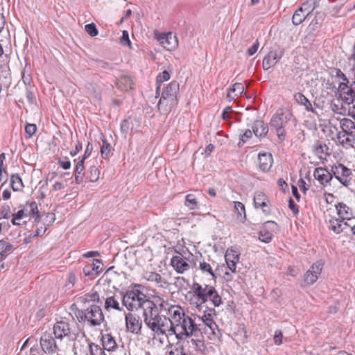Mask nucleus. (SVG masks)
Wrapping results in <instances>:
<instances>
[{"mask_svg": "<svg viewBox=\"0 0 355 355\" xmlns=\"http://www.w3.org/2000/svg\"><path fill=\"white\" fill-rule=\"evenodd\" d=\"M173 306L168 300L157 295L152 296V301L147 302L144 309V322L152 331L153 339H158L163 344L162 338L168 340L171 338L172 321L168 312L164 310V306Z\"/></svg>", "mask_w": 355, "mask_h": 355, "instance_id": "obj_1", "label": "nucleus"}, {"mask_svg": "<svg viewBox=\"0 0 355 355\" xmlns=\"http://www.w3.org/2000/svg\"><path fill=\"white\" fill-rule=\"evenodd\" d=\"M164 310L167 311L172 321L171 338L174 336L180 342L195 336L197 331H200V324L187 315L184 309L180 305L164 306Z\"/></svg>", "mask_w": 355, "mask_h": 355, "instance_id": "obj_2", "label": "nucleus"}, {"mask_svg": "<svg viewBox=\"0 0 355 355\" xmlns=\"http://www.w3.org/2000/svg\"><path fill=\"white\" fill-rule=\"evenodd\" d=\"M143 286L134 284L123 297V304L129 311H135L141 308L144 304L147 306L146 295L142 292Z\"/></svg>", "mask_w": 355, "mask_h": 355, "instance_id": "obj_3", "label": "nucleus"}, {"mask_svg": "<svg viewBox=\"0 0 355 355\" xmlns=\"http://www.w3.org/2000/svg\"><path fill=\"white\" fill-rule=\"evenodd\" d=\"M40 217L37 204L35 201L27 202L21 209L14 214L11 223L14 225H21L26 223V220H36Z\"/></svg>", "mask_w": 355, "mask_h": 355, "instance_id": "obj_4", "label": "nucleus"}, {"mask_svg": "<svg viewBox=\"0 0 355 355\" xmlns=\"http://www.w3.org/2000/svg\"><path fill=\"white\" fill-rule=\"evenodd\" d=\"M293 116L291 112L287 110L280 108L277 110L271 118L270 125L272 128L275 129L278 138L281 141H283L285 139L286 135L285 127Z\"/></svg>", "mask_w": 355, "mask_h": 355, "instance_id": "obj_5", "label": "nucleus"}, {"mask_svg": "<svg viewBox=\"0 0 355 355\" xmlns=\"http://www.w3.org/2000/svg\"><path fill=\"white\" fill-rule=\"evenodd\" d=\"M210 284H201L198 282H193L191 290L185 295L187 302L192 307L199 309L200 307V300L205 294L207 289L209 290Z\"/></svg>", "mask_w": 355, "mask_h": 355, "instance_id": "obj_6", "label": "nucleus"}, {"mask_svg": "<svg viewBox=\"0 0 355 355\" xmlns=\"http://www.w3.org/2000/svg\"><path fill=\"white\" fill-rule=\"evenodd\" d=\"M239 256L240 253L236 248H230L226 250L225 259L227 268L230 271V272H225V278L227 281H231L232 279V274L236 273V265L240 259Z\"/></svg>", "mask_w": 355, "mask_h": 355, "instance_id": "obj_7", "label": "nucleus"}, {"mask_svg": "<svg viewBox=\"0 0 355 355\" xmlns=\"http://www.w3.org/2000/svg\"><path fill=\"white\" fill-rule=\"evenodd\" d=\"M338 94L342 103L348 107L355 103V81L349 85L341 83L338 88Z\"/></svg>", "mask_w": 355, "mask_h": 355, "instance_id": "obj_8", "label": "nucleus"}, {"mask_svg": "<svg viewBox=\"0 0 355 355\" xmlns=\"http://www.w3.org/2000/svg\"><path fill=\"white\" fill-rule=\"evenodd\" d=\"M331 172L335 178L345 187L350 184L352 173L351 169L343 164H338L331 166Z\"/></svg>", "mask_w": 355, "mask_h": 355, "instance_id": "obj_9", "label": "nucleus"}, {"mask_svg": "<svg viewBox=\"0 0 355 355\" xmlns=\"http://www.w3.org/2000/svg\"><path fill=\"white\" fill-rule=\"evenodd\" d=\"M85 319L92 326L101 324L104 320L101 307L95 304L91 305L85 311Z\"/></svg>", "mask_w": 355, "mask_h": 355, "instance_id": "obj_10", "label": "nucleus"}, {"mask_svg": "<svg viewBox=\"0 0 355 355\" xmlns=\"http://www.w3.org/2000/svg\"><path fill=\"white\" fill-rule=\"evenodd\" d=\"M324 267V263L321 260L314 262L304 276V282L306 286H311L315 283L320 275Z\"/></svg>", "mask_w": 355, "mask_h": 355, "instance_id": "obj_11", "label": "nucleus"}, {"mask_svg": "<svg viewBox=\"0 0 355 355\" xmlns=\"http://www.w3.org/2000/svg\"><path fill=\"white\" fill-rule=\"evenodd\" d=\"M116 87L121 92H128L134 89L135 79L129 72L122 73L114 81Z\"/></svg>", "mask_w": 355, "mask_h": 355, "instance_id": "obj_12", "label": "nucleus"}, {"mask_svg": "<svg viewBox=\"0 0 355 355\" xmlns=\"http://www.w3.org/2000/svg\"><path fill=\"white\" fill-rule=\"evenodd\" d=\"M279 231V225L275 221H267L263 223L259 234V239L264 243L271 241L273 236Z\"/></svg>", "mask_w": 355, "mask_h": 355, "instance_id": "obj_13", "label": "nucleus"}, {"mask_svg": "<svg viewBox=\"0 0 355 355\" xmlns=\"http://www.w3.org/2000/svg\"><path fill=\"white\" fill-rule=\"evenodd\" d=\"M284 55V49L282 48L279 47L278 49L270 51L263 60V68L265 70H268L274 67L281 60Z\"/></svg>", "mask_w": 355, "mask_h": 355, "instance_id": "obj_14", "label": "nucleus"}, {"mask_svg": "<svg viewBox=\"0 0 355 355\" xmlns=\"http://www.w3.org/2000/svg\"><path fill=\"white\" fill-rule=\"evenodd\" d=\"M125 320L126 328L130 332L135 334L141 333L142 320L139 315L130 312L125 315Z\"/></svg>", "mask_w": 355, "mask_h": 355, "instance_id": "obj_15", "label": "nucleus"}, {"mask_svg": "<svg viewBox=\"0 0 355 355\" xmlns=\"http://www.w3.org/2000/svg\"><path fill=\"white\" fill-rule=\"evenodd\" d=\"M40 346L45 354H52L57 352L58 346L51 332H44L40 337Z\"/></svg>", "mask_w": 355, "mask_h": 355, "instance_id": "obj_16", "label": "nucleus"}, {"mask_svg": "<svg viewBox=\"0 0 355 355\" xmlns=\"http://www.w3.org/2000/svg\"><path fill=\"white\" fill-rule=\"evenodd\" d=\"M327 220L328 228L336 234L343 232L349 227L345 220L329 214L327 216Z\"/></svg>", "mask_w": 355, "mask_h": 355, "instance_id": "obj_17", "label": "nucleus"}, {"mask_svg": "<svg viewBox=\"0 0 355 355\" xmlns=\"http://www.w3.org/2000/svg\"><path fill=\"white\" fill-rule=\"evenodd\" d=\"M205 291V294L200 300V306L208 301H210L216 307L223 304L222 297L214 286L209 285V290L207 289Z\"/></svg>", "mask_w": 355, "mask_h": 355, "instance_id": "obj_18", "label": "nucleus"}, {"mask_svg": "<svg viewBox=\"0 0 355 355\" xmlns=\"http://www.w3.org/2000/svg\"><path fill=\"white\" fill-rule=\"evenodd\" d=\"M253 201L256 209H261L262 212L266 216L270 214V203L268 196L263 192L257 191L254 193Z\"/></svg>", "mask_w": 355, "mask_h": 355, "instance_id": "obj_19", "label": "nucleus"}, {"mask_svg": "<svg viewBox=\"0 0 355 355\" xmlns=\"http://www.w3.org/2000/svg\"><path fill=\"white\" fill-rule=\"evenodd\" d=\"M156 39L168 51H173L178 46V41L172 33H163L156 35Z\"/></svg>", "mask_w": 355, "mask_h": 355, "instance_id": "obj_20", "label": "nucleus"}, {"mask_svg": "<svg viewBox=\"0 0 355 355\" xmlns=\"http://www.w3.org/2000/svg\"><path fill=\"white\" fill-rule=\"evenodd\" d=\"M170 265L178 274H184L191 269V266L188 263L187 259L182 255L173 256L171 259Z\"/></svg>", "mask_w": 355, "mask_h": 355, "instance_id": "obj_21", "label": "nucleus"}, {"mask_svg": "<svg viewBox=\"0 0 355 355\" xmlns=\"http://www.w3.org/2000/svg\"><path fill=\"white\" fill-rule=\"evenodd\" d=\"M313 177L324 187L329 186L333 179L331 173L324 167L315 168L313 171Z\"/></svg>", "mask_w": 355, "mask_h": 355, "instance_id": "obj_22", "label": "nucleus"}, {"mask_svg": "<svg viewBox=\"0 0 355 355\" xmlns=\"http://www.w3.org/2000/svg\"><path fill=\"white\" fill-rule=\"evenodd\" d=\"M353 135H354V132L338 131L334 141L337 145L342 146L343 148L350 149L354 148V141L349 137Z\"/></svg>", "mask_w": 355, "mask_h": 355, "instance_id": "obj_23", "label": "nucleus"}, {"mask_svg": "<svg viewBox=\"0 0 355 355\" xmlns=\"http://www.w3.org/2000/svg\"><path fill=\"white\" fill-rule=\"evenodd\" d=\"M178 104L177 98H172L162 94L158 102V110L163 114H167L171 112L172 108Z\"/></svg>", "mask_w": 355, "mask_h": 355, "instance_id": "obj_24", "label": "nucleus"}, {"mask_svg": "<svg viewBox=\"0 0 355 355\" xmlns=\"http://www.w3.org/2000/svg\"><path fill=\"white\" fill-rule=\"evenodd\" d=\"M338 217L344 220H349L353 217V210L346 203L343 202H338L335 205Z\"/></svg>", "mask_w": 355, "mask_h": 355, "instance_id": "obj_25", "label": "nucleus"}, {"mask_svg": "<svg viewBox=\"0 0 355 355\" xmlns=\"http://www.w3.org/2000/svg\"><path fill=\"white\" fill-rule=\"evenodd\" d=\"M102 266L103 263L99 259H93L83 268V273L85 276L98 275L102 271Z\"/></svg>", "mask_w": 355, "mask_h": 355, "instance_id": "obj_26", "label": "nucleus"}, {"mask_svg": "<svg viewBox=\"0 0 355 355\" xmlns=\"http://www.w3.org/2000/svg\"><path fill=\"white\" fill-rule=\"evenodd\" d=\"M53 333L57 338H62L70 334V328L68 322L61 320L57 322L53 326Z\"/></svg>", "mask_w": 355, "mask_h": 355, "instance_id": "obj_27", "label": "nucleus"}, {"mask_svg": "<svg viewBox=\"0 0 355 355\" xmlns=\"http://www.w3.org/2000/svg\"><path fill=\"white\" fill-rule=\"evenodd\" d=\"M259 168L263 172L268 171L273 164V158L270 153H259L258 156Z\"/></svg>", "mask_w": 355, "mask_h": 355, "instance_id": "obj_28", "label": "nucleus"}, {"mask_svg": "<svg viewBox=\"0 0 355 355\" xmlns=\"http://www.w3.org/2000/svg\"><path fill=\"white\" fill-rule=\"evenodd\" d=\"M74 161L76 162L74 170L75 182L78 184H80L83 182V176L85 175V157H78Z\"/></svg>", "mask_w": 355, "mask_h": 355, "instance_id": "obj_29", "label": "nucleus"}, {"mask_svg": "<svg viewBox=\"0 0 355 355\" xmlns=\"http://www.w3.org/2000/svg\"><path fill=\"white\" fill-rule=\"evenodd\" d=\"M105 300V308L107 310H110L111 309L120 310V304L119 300L120 297L115 293H107L105 297H103Z\"/></svg>", "mask_w": 355, "mask_h": 355, "instance_id": "obj_30", "label": "nucleus"}, {"mask_svg": "<svg viewBox=\"0 0 355 355\" xmlns=\"http://www.w3.org/2000/svg\"><path fill=\"white\" fill-rule=\"evenodd\" d=\"M101 343L104 349L108 352H115L118 348L116 342L111 334H102Z\"/></svg>", "mask_w": 355, "mask_h": 355, "instance_id": "obj_31", "label": "nucleus"}, {"mask_svg": "<svg viewBox=\"0 0 355 355\" xmlns=\"http://www.w3.org/2000/svg\"><path fill=\"white\" fill-rule=\"evenodd\" d=\"M295 102L304 107V110L308 112L315 113V110L310 101L301 92H296L293 95Z\"/></svg>", "mask_w": 355, "mask_h": 355, "instance_id": "obj_32", "label": "nucleus"}, {"mask_svg": "<svg viewBox=\"0 0 355 355\" xmlns=\"http://www.w3.org/2000/svg\"><path fill=\"white\" fill-rule=\"evenodd\" d=\"M253 133L257 137H265L268 132V125L263 121H255L252 126Z\"/></svg>", "mask_w": 355, "mask_h": 355, "instance_id": "obj_33", "label": "nucleus"}, {"mask_svg": "<svg viewBox=\"0 0 355 355\" xmlns=\"http://www.w3.org/2000/svg\"><path fill=\"white\" fill-rule=\"evenodd\" d=\"M244 85L242 83H234L232 87H230L227 93V98L229 101H232L235 98L241 95L244 92Z\"/></svg>", "mask_w": 355, "mask_h": 355, "instance_id": "obj_34", "label": "nucleus"}, {"mask_svg": "<svg viewBox=\"0 0 355 355\" xmlns=\"http://www.w3.org/2000/svg\"><path fill=\"white\" fill-rule=\"evenodd\" d=\"M178 92L179 83L177 81L173 80L166 86L162 94L172 98H177Z\"/></svg>", "mask_w": 355, "mask_h": 355, "instance_id": "obj_35", "label": "nucleus"}, {"mask_svg": "<svg viewBox=\"0 0 355 355\" xmlns=\"http://www.w3.org/2000/svg\"><path fill=\"white\" fill-rule=\"evenodd\" d=\"M15 247L6 241H0V261L4 259L8 255L11 254L15 250Z\"/></svg>", "mask_w": 355, "mask_h": 355, "instance_id": "obj_36", "label": "nucleus"}, {"mask_svg": "<svg viewBox=\"0 0 355 355\" xmlns=\"http://www.w3.org/2000/svg\"><path fill=\"white\" fill-rule=\"evenodd\" d=\"M142 278L148 282L156 284H159L162 282V277L159 273L148 270L144 271Z\"/></svg>", "mask_w": 355, "mask_h": 355, "instance_id": "obj_37", "label": "nucleus"}, {"mask_svg": "<svg viewBox=\"0 0 355 355\" xmlns=\"http://www.w3.org/2000/svg\"><path fill=\"white\" fill-rule=\"evenodd\" d=\"M201 320L204 324L209 329L210 333L212 334L213 335H216V330L218 329V326L216 323L214 322V320L212 319L211 315L209 313L204 314L202 316Z\"/></svg>", "mask_w": 355, "mask_h": 355, "instance_id": "obj_38", "label": "nucleus"}, {"mask_svg": "<svg viewBox=\"0 0 355 355\" xmlns=\"http://www.w3.org/2000/svg\"><path fill=\"white\" fill-rule=\"evenodd\" d=\"M10 185L14 191H21L24 187L22 179L17 173L11 175Z\"/></svg>", "mask_w": 355, "mask_h": 355, "instance_id": "obj_39", "label": "nucleus"}, {"mask_svg": "<svg viewBox=\"0 0 355 355\" xmlns=\"http://www.w3.org/2000/svg\"><path fill=\"white\" fill-rule=\"evenodd\" d=\"M199 269L202 273L209 275L212 279L215 280L216 279V275L209 263L205 261H200L199 263Z\"/></svg>", "mask_w": 355, "mask_h": 355, "instance_id": "obj_40", "label": "nucleus"}, {"mask_svg": "<svg viewBox=\"0 0 355 355\" xmlns=\"http://www.w3.org/2000/svg\"><path fill=\"white\" fill-rule=\"evenodd\" d=\"M100 176V170L96 166H92L86 175V182H95Z\"/></svg>", "mask_w": 355, "mask_h": 355, "instance_id": "obj_41", "label": "nucleus"}, {"mask_svg": "<svg viewBox=\"0 0 355 355\" xmlns=\"http://www.w3.org/2000/svg\"><path fill=\"white\" fill-rule=\"evenodd\" d=\"M170 77H171V76L166 70L163 71L162 73H160L157 76L156 83L158 85L156 88V94L157 95H159V94L160 89H161V85L164 82L170 79Z\"/></svg>", "mask_w": 355, "mask_h": 355, "instance_id": "obj_42", "label": "nucleus"}, {"mask_svg": "<svg viewBox=\"0 0 355 355\" xmlns=\"http://www.w3.org/2000/svg\"><path fill=\"white\" fill-rule=\"evenodd\" d=\"M308 17L300 8H298L293 15L292 21L295 25H299L302 23Z\"/></svg>", "mask_w": 355, "mask_h": 355, "instance_id": "obj_43", "label": "nucleus"}, {"mask_svg": "<svg viewBox=\"0 0 355 355\" xmlns=\"http://www.w3.org/2000/svg\"><path fill=\"white\" fill-rule=\"evenodd\" d=\"M112 150V146L107 140L105 138H102V146L101 147V154L103 159H107Z\"/></svg>", "mask_w": 355, "mask_h": 355, "instance_id": "obj_44", "label": "nucleus"}, {"mask_svg": "<svg viewBox=\"0 0 355 355\" xmlns=\"http://www.w3.org/2000/svg\"><path fill=\"white\" fill-rule=\"evenodd\" d=\"M315 8V1L314 0H306L300 8L306 15H309Z\"/></svg>", "mask_w": 355, "mask_h": 355, "instance_id": "obj_45", "label": "nucleus"}, {"mask_svg": "<svg viewBox=\"0 0 355 355\" xmlns=\"http://www.w3.org/2000/svg\"><path fill=\"white\" fill-rule=\"evenodd\" d=\"M89 349L90 355H107L103 347L93 343L89 344Z\"/></svg>", "mask_w": 355, "mask_h": 355, "instance_id": "obj_46", "label": "nucleus"}, {"mask_svg": "<svg viewBox=\"0 0 355 355\" xmlns=\"http://www.w3.org/2000/svg\"><path fill=\"white\" fill-rule=\"evenodd\" d=\"M185 205L190 209H195L198 207V201L193 194H188L185 199Z\"/></svg>", "mask_w": 355, "mask_h": 355, "instance_id": "obj_47", "label": "nucleus"}, {"mask_svg": "<svg viewBox=\"0 0 355 355\" xmlns=\"http://www.w3.org/2000/svg\"><path fill=\"white\" fill-rule=\"evenodd\" d=\"M329 148L325 144H322L320 143L316 144L313 146V151L315 154L318 156L320 158H322L324 154H328L325 151H327Z\"/></svg>", "mask_w": 355, "mask_h": 355, "instance_id": "obj_48", "label": "nucleus"}, {"mask_svg": "<svg viewBox=\"0 0 355 355\" xmlns=\"http://www.w3.org/2000/svg\"><path fill=\"white\" fill-rule=\"evenodd\" d=\"M14 214L11 213L10 207L9 205H3L0 209V220L2 219H8L13 218Z\"/></svg>", "mask_w": 355, "mask_h": 355, "instance_id": "obj_49", "label": "nucleus"}, {"mask_svg": "<svg viewBox=\"0 0 355 355\" xmlns=\"http://www.w3.org/2000/svg\"><path fill=\"white\" fill-rule=\"evenodd\" d=\"M35 100V96L33 91H31L28 88H26L25 92H24V96L22 97L19 101H21L22 103H24L25 101L33 103Z\"/></svg>", "mask_w": 355, "mask_h": 355, "instance_id": "obj_50", "label": "nucleus"}, {"mask_svg": "<svg viewBox=\"0 0 355 355\" xmlns=\"http://www.w3.org/2000/svg\"><path fill=\"white\" fill-rule=\"evenodd\" d=\"M332 110L335 114H338L340 115L345 116L348 113V108L343 105H338V104H333L332 105Z\"/></svg>", "mask_w": 355, "mask_h": 355, "instance_id": "obj_51", "label": "nucleus"}, {"mask_svg": "<svg viewBox=\"0 0 355 355\" xmlns=\"http://www.w3.org/2000/svg\"><path fill=\"white\" fill-rule=\"evenodd\" d=\"M165 355H187L185 352L184 347L183 346L181 347H174L170 350L167 351Z\"/></svg>", "mask_w": 355, "mask_h": 355, "instance_id": "obj_52", "label": "nucleus"}, {"mask_svg": "<svg viewBox=\"0 0 355 355\" xmlns=\"http://www.w3.org/2000/svg\"><path fill=\"white\" fill-rule=\"evenodd\" d=\"M85 30L91 37H95L98 33L96 26L94 23L85 25Z\"/></svg>", "mask_w": 355, "mask_h": 355, "instance_id": "obj_53", "label": "nucleus"}, {"mask_svg": "<svg viewBox=\"0 0 355 355\" xmlns=\"http://www.w3.org/2000/svg\"><path fill=\"white\" fill-rule=\"evenodd\" d=\"M37 127L35 124L33 123H28L25 126V132H26V137L28 139H30L36 132Z\"/></svg>", "mask_w": 355, "mask_h": 355, "instance_id": "obj_54", "label": "nucleus"}, {"mask_svg": "<svg viewBox=\"0 0 355 355\" xmlns=\"http://www.w3.org/2000/svg\"><path fill=\"white\" fill-rule=\"evenodd\" d=\"M234 210L240 216H242L243 214V218H245V209L244 205L241 202H234Z\"/></svg>", "mask_w": 355, "mask_h": 355, "instance_id": "obj_55", "label": "nucleus"}, {"mask_svg": "<svg viewBox=\"0 0 355 355\" xmlns=\"http://www.w3.org/2000/svg\"><path fill=\"white\" fill-rule=\"evenodd\" d=\"M252 136V132L250 130H246L245 132L241 135L240 141L238 143L239 146H241Z\"/></svg>", "mask_w": 355, "mask_h": 355, "instance_id": "obj_56", "label": "nucleus"}, {"mask_svg": "<svg viewBox=\"0 0 355 355\" xmlns=\"http://www.w3.org/2000/svg\"><path fill=\"white\" fill-rule=\"evenodd\" d=\"M58 164L64 170H67L71 168V162L67 157L58 159Z\"/></svg>", "mask_w": 355, "mask_h": 355, "instance_id": "obj_57", "label": "nucleus"}, {"mask_svg": "<svg viewBox=\"0 0 355 355\" xmlns=\"http://www.w3.org/2000/svg\"><path fill=\"white\" fill-rule=\"evenodd\" d=\"M283 334L281 330H276L274 335V343L276 345H280L282 343Z\"/></svg>", "mask_w": 355, "mask_h": 355, "instance_id": "obj_58", "label": "nucleus"}, {"mask_svg": "<svg viewBox=\"0 0 355 355\" xmlns=\"http://www.w3.org/2000/svg\"><path fill=\"white\" fill-rule=\"evenodd\" d=\"M121 43L123 45L128 44L130 46V40L129 39L128 33L127 31H123L122 33V37H121Z\"/></svg>", "mask_w": 355, "mask_h": 355, "instance_id": "obj_59", "label": "nucleus"}, {"mask_svg": "<svg viewBox=\"0 0 355 355\" xmlns=\"http://www.w3.org/2000/svg\"><path fill=\"white\" fill-rule=\"evenodd\" d=\"M259 46V43L257 40L256 42L247 50L248 55H253L257 51Z\"/></svg>", "mask_w": 355, "mask_h": 355, "instance_id": "obj_60", "label": "nucleus"}, {"mask_svg": "<svg viewBox=\"0 0 355 355\" xmlns=\"http://www.w3.org/2000/svg\"><path fill=\"white\" fill-rule=\"evenodd\" d=\"M8 177L7 171H0V185H4L8 180Z\"/></svg>", "mask_w": 355, "mask_h": 355, "instance_id": "obj_61", "label": "nucleus"}, {"mask_svg": "<svg viewBox=\"0 0 355 355\" xmlns=\"http://www.w3.org/2000/svg\"><path fill=\"white\" fill-rule=\"evenodd\" d=\"M6 161V154L2 153L0 154V171H6V165L4 164Z\"/></svg>", "mask_w": 355, "mask_h": 355, "instance_id": "obj_62", "label": "nucleus"}, {"mask_svg": "<svg viewBox=\"0 0 355 355\" xmlns=\"http://www.w3.org/2000/svg\"><path fill=\"white\" fill-rule=\"evenodd\" d=\"M232 109L231 106H227L223 111L222 117L223 119H227L229 118V114L232 112Z\"/></svg>", "mask_w": 355, "mask_h": 355, "instance_id": "obj_63", "label": "nucleus"}, {"mask_svg": "<svg viewBox=\"0 0 355 355\" xmlns=\"http://www.w3.org/2000/svg\"><path fill=\"white\" fill-rule=\"evenodd\" d=\"M64 188V186L61 182H55L53 185V190L54 191H58L62 190Z\"/></svg>", "mask_w": 355, "mask_h": 355, "instance_id": "obj_64", "label": "nucleus"}]
</instances>
